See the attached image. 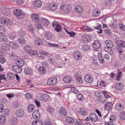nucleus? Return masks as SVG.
I'll use <instances>...</instances> for the list:
<instances>
[{"label": "nucleus", "instance_id": "nucleus-1", "mask_svg": "<svg viewBox=\"0 0 125 125\" xmlns=\"http://www.w3.org/2000/svg\"><path fill=\"white\" fill-rule=\"evenodd\" d=\"M31 18L32 21L34 23V25L37 28L40 29L42 28V25L40 23L39 15L36 13L31 15Z\"/></svg>", "mask_w": 125, "mask_h": 125}, {"label": "nucleus", "instance_id": "nucleus-2", "mask_svg": "<svg viewBox=\"0 0 125 125\" xmlns=\"http://www.w3.org/2000/svg\"><path fill=\"white\" fill-rule=\"evenodd\" d=\"M57 82V79L55 77H52L48 79L47 81V83L50 86L55 85Z\"/></svg>", "mask_w": 125, "mask_h": 125}, {"label": "nucleus", "instance_id": "nucleus-3", "mask_svg": "<svg viewBox=\"0 0 125 125\" xmlns=\"http://www.w3.org/2000/svg\"><path fill=\"white\" fill-rule=\"evenodd\" d=\"M15 115L17 116L19 118L23 117L25 115L24 111L22 109H17L15 112Z\"/></svg>", "mask_w": 125, "mask_h": 125}, {"label": "nucleus", "instance_id": "nucleus-4", "mask_svg": "<svg viewBox=\"0 0 125 125\" xmlns=\"http://www.w3.org/2000/svg\"><path fill=\"white\" fill-rule=\"evenodd\" d=\"M73 56L75 59L77 60H80L82 57L81 53L78 50H75L74 51Z\"/></svg>", "mask_w": 125, "mask_h": 125}, {"label": "nucleus", "instance_id": "nucleus-5", "mask_svg": "<svg viewBox=\"0 0 125 125\" xmlns=\"http://www.w3.org/2000/svg\"><path fill=\"white\" fill-rule=\"evenodd\" d=\"M14 12L13 14L17 17L20 16L21 15H24L25 14L19 8L13 10Z\"/></svg>", "mask_w": 125, "mask_h": 125}, {"label": "nucleus", "instance_id": "nucleus-6", "mask_svg": "<svg viewBox=\"0 0 125 125\" xmlns=\"http://www.w3.org/2000/svg\"><path fill=\"white\" fill-rule=\"evenodd\" d=\"M0 22L2 24L6 25L10 23V20L8 18L1 17L0 18Z\"/></svg>", "mask_w": 125, "mask_h": 125}, {"label": "nucleus", "instance_id": "nucleus-7", "mask_svg": "<svg viewBox=\"0 0 125 125\" xmlns=\"http://www.w3.org/2000/svg\"><path fill=\"white\" fill-rule=\"evenodd\" d=\"M71 8L70 5H64L62 8V11L64 13H68L70 11Z\"/></svg>", "mask_w": 125, "mask_h": 125}, {"label": "nucleus", "instance_id": "nucleus-8", "mask_svg": "<svg viewBox=\"0 0 125 125\" xmlns=\"http://www.w3.org/2000/svg\"><path fill=\"white\" fill-rule=\"evenodd\" d=\"M113 106L112 103L110 102L106 103L104 105V108L105 110L108 111H111L112 110V107Z\"/></svg>", "mask_w": 125, "mask_h": 125}, {"label": "nucleus", "instance_id": "nucleus-9", "mask_svg": "<svg viewBox=\"0 0 125 125\" xmlns=\"http://www.w3.org/2000/svg\"><path fill=\"white\" fill-rule=\"evenodd\" d=\"M59 113L61 115L64 116H66L67 115V110L66 109L63 107H61L60 108Z\"/></svg>", "mask_w": 125, "mask_h": 125}, {"label": "nucleus", "instance_id": "nucleus-10", "mask_svg": "<svg viewBox=\"0 0 125 125\" xmlns=\"http://www.w3.org/2000/svg\"><path fill=\"white\" fill-rule=\"evenodd\" d=\"M40 23H42L43 25L45 27L48 26L49 23V21L43 17L42 18L40 19Z\"/></svg>", "mask_w": 125, "mask_h": 125}, {"label": "nucleus", "instance_id": "nucleus-11", "mask_svg": "<svg viewBox=\"0 0 125 125\" xmlns=\"http://www.w3.org/2000/svg\"><path fill=\"white\" fill-rule=\"evenodd\" d=\"M90 117L91 120L92 122H96L98 120L97 116L95 114L91 113L90 114Z\"/></svg>", "mask_w": 125, "mask_h": 125}, {"label": "nucleus", "instance_id": "nucleus-12", "mask_svg": "<svg viewBox=\"0 0 125 125\" xmlns=\"http://www.w3.org/2000/svg\"><path fill=\"white\" fill-rule=\"evenodd\" d=\"M92 45L94 48L98 49L101 46L100 43L98 40H95L92 43Z\"/></svg>", "mask_w": 125, "mask_h": 125}, {"label": "nucleus", "instance_id": "nucleus-13", "mask_svg": "<svg viewBox=\"0 0 125 125\" xmlns=\"http://www.w3.org/2000/svg\"><path fill=\"white\" fill-rule=\"evenodd\" d=\"M21 66L18 65H14L12 67L13 70L18 73H21L22 70V68Z\"/></svg>", "mask_w": 125, "mask_h": 125}, {"label": "nucleus", "instance_id": "nucleus-14", "mask_svg": "<svg viewBox=\"0 0 125 125\" xmlns=\"http://www.w3.org/2000/svg\"><path fill=\"white\" fill-rule=\"evenodd\" d=\"M15 63L16 65L21 67H22L25 64L24 60L22 59H18L16 61Z\"/></svg>", "mask_w": 125, "mask_h": 125}, {"label": "nucleus", "instance_id": "nucleus-15", "mask_svg": "<svg viewBox=\"0 0 125 125\" xmlns=\"http://www.w3.org/2000/svg\"><path fill=\"white\" fill-rule=\"evenodd\" d=\"M9 44V46L13 49L17 48L19 46L18 45L14 42H10Z\"/></svg>", "mask_w": 125, "mask_h": 125}, {"label": "nucleus", "instance_id": "nucleus-16", "mask_svg": "<svg viewBox=\"0 0 125 125\" xmlns=\"http://www.w3.org/2000/svg\"><path fill=\"white\" fill-rule=\"evenodd\" d=\"M44 36L47 39L50 40L52 38V34L50 32H46L44 33Z\"/></svg>", "mask_w": 125, "mask_h": 125}, {"label": "nucleus", "instance_id": "nucleus-17", "mask_svg": "<svg viewBox=\"0 0 125 125\" xmlns=\"http://www.w3.org/2000/svg\"><path fill=\"white\" fill-rule=\"evenodd\" d=\"M84 80L87 82L90 83L93 81V79L91 76L88 75H86L84 77Z\"/></svg>", "mask_w": 125, "mask_h": 125}, {"label": "nucleus", "instance_id": "nucleus-18", "mask_svg": "<svg viewBox=\"0 0 125 125\" xmlns=\"http://www.w3.org/2000/svg\"><path fill=\"white\" fill-rule=\"evenodd\" d=\"M43 66L39 67V71L40 73L42 74H44L46 72V68L45 67L46 66V63H44Z\"/></svg>", "mask_w": 125, "mask_h": 125}, {"label": "nucleus", "instance_id": "nucleus-19", "mask_svg": "<svg viewBox=\"0 0 125 125\" xmlns=\"http://www.w3.org/2000/svg\"><path fill=\"white\" fill-rule=\"evenodd\" d=\"M32 116L35 119L39 118L40 117V115L38 113V111L36 110L32 114Z\"/></svg>", "mask_w": 125, "mask_h": 125}, {"label": "nucleus", "instance_id": "nucleus-20", "mask_svg": "<svg viewBox=\"0 0 125 125\" xmlns=\"http://www.w3.org/2000/svg\"><path fill=\"white\" fill-rule=\"evenodd\" d=\"M75 77L76 79L78 82L80 84H82L83 83L82 78L78 73L76 74L75 75Z\"/></svg>", "mask_w": 125, "mask_h": 125}, {"label": "nucleus", "instance_id": "nucleus-21", "mask_svg": "<svg viewBox=\"0 0 125 125\" xmlns=\"http://www.w3.org/2000/svg\"><path fill=\"white\" fill-rule=\"evenodd\" d=\"M105 43L107 46V48H112L113 47V44L112 42L110 40H107L105 41Z\"/></svg>", "mask_w": 125, "mask_h": 125}, {"label": "nucleus", "instance_id": "nucleus-22", "mask_svg": "<svg viewBox=\"0 0 125 125\" xmlns=\"http://www.w3.org/2000/svg\"><path fill=\"white\" fill-rule=\"evenodd\" d=\"M57 5L55 3H52L50 4L48 6V7L51 10H55L57 8Z\"/></svg>", "mask_w": 125, "mask_h": 125}, {"label": "nucleus", "instance_id": "nucleus-23", "mask_svg": "<svg viewBox=\"0 0 125 125\" xmlns=\"http://www.w3.org/2000/svg\"><path fill=\"white\" fill-rule=\"evenodd\" d=\"M115 108L116 110L119 111H122L124 108V105L120 103L117 104L115 106Z\"/></svg>", "mask_w": 125, "mask_h": 125}, {"label": "nucleus", "instance_id": "nucleus-24", "mask_svg": "<svg viewBox=\"0 0 125 125\" xmlns=\"http://www.w3.org/2000/svg\"><path fill=\"white\" fill-rule=\"evenodd\" d=\"M124 85L123 83H116V88L119 90H121L123 89Z\"/></svg>", "mask_w": 125, "mask_h": 125}, {"label": "nucleus", "instance_id": "nucleus-25", "mask_svg": "<svg viewBox=\"0 0 125 125\" xmlns=\"http://www.w3.org/2000/svg\"><path fill=\"white\" fill-rule=\"evenodd\" d=\"M66 120L67 122L69 124H72L74 122V119L72 117L70 116H67Z\"/></svg>", "mask_w": 125, "mask_h": 125}, {"label": "nucleus", "instance_id": "nucleus-26", "mask_svg": "<svg viewBox=\"0 0 125 125\" xmlns=\"http://www.w3.org/2000/svg\"><path fill=\"white\" fill-rule=\"evenodd\" d=\"M78 112L80 114L83 115H85L87 114L86 110L83 108L80 109L78 111Z\"/></svg>", "mask_w": 125, "mask_h": 125}, {"label": "nucleus", "instance_id": "nucleus-27", "mask_svg": "<svg viewBox=\"0 0 125 125\" xmlns=\"http://www.w3.org/2000/svg\"><path fill=\"white\" fill-rule=\"evenodd\" d=\"M72 80L71 78L68 76H66L63 78V81L67 83L71 82Z\"/></svg>", "mask_w": 125, "mask_h": 125}, {"label": "nucleus", "instance_id": "nucleus-28", "mask_svg": "<svg viewBox=\"0 0 125 125\" xmlns=\"http://www.w3.org/2000/svg\"><path fill=\"white\" fill-rule=\"evenodd\" d=\"M117 44L120 47H125V42L121 40L116 41Z\"/></svg>", "mask_w": 125, "mask_h": 125}, {"label": "nucleus", "instance_id": "nucleus-29", "mask_svg": "<svg viewBox=\"0 0 125 125\" xmlns=\"http://www.w3.org/2000/svg\"><path fill=\"white\" fill-rule=\"evenodd\" d=\"M116 117L114 115H112L109 118V120H110L111 125H114L113 122L116 121Z\"/></svg>", "mask_w": 125, "mask_h": 125}, {"label": "nucleus", "instance_id": "nucleus-30", "mask_svg": "<svg viewBox=\"0 0 125 125\" xmlns=\"http://www.w3.org/2000/svg\"><path fill=\"white\" fill-rule=\"evenodd\" d=\"M70 88V91L71 93L75 94H77L78 93L79 91L75 87L72 86Z\"/></svg>", "mask_w": 125, "mask_h": 125}, {"label": "nucleus", "instance_id": "nucleus-31", "mask_svg": "<svg viewBox=\"0 0 125 125\" xmlns=\"http://www.w3.org/2000/svg\"><path fill=\"white\" fill-rule=\"evenodd\" d=\"M35 6L37 7H39L41 6L42 3L41 1L37 0L35 1L33 3Z\"/></svg>", "mask_w": 125, "mask_h": 125}, {"label": "nucleus", "instance_id": "nucleus-32", "mask_svg": "<svg viewBox=\"0 0 125 125\" xmlns=\"http://www.w3.org/2000/svg\"><path fill=\"white\" fill-rule=\"evenodd\" d=\"M35 43L37 45L42 44L43 43L42 40L40 39L37 38L35 41Z\"/></svg>", "mask_w": 125, "mask_h": 125}, {"label": "nucleus", "instance_id": "nucleus-33", "mask_svg": "<svg viewBox=\"0 0 125 125\" xmlns=\"http://www.w3.org/2000/svg\"><path fill=\"white\" fill-rule=\"evenodd\" d=\"M7 121L6 118L5 116L1 115L0 116V123H3Z\"/></svg>", "mask_w": 125, "mask_h": 125}, {"label": "nucleus", "instance_id": "nucleus-34", "mask_svg": "<svg viewBox=\"0 0 125 125\" xmlns=\"http://www.w3.org/2000/svg\"><path fill=\"white\" fill-rule=\"evenodd\" d=\"M119 118L122 120H125V111L121 112L120 113Z\"/></svg>", "mask_w": 125, "mask_h": 125}, {"label": "nucleus", "instance_id": "nucleus-35", "mask_svg": "<svg viewBox=\"0 0 125 125\" xmlns=\"http://www.w3.org/2000/svg\"><path fill=\"white\" fill-rule=\"evenodd\" d=\"M43 123L41 120L36 121L35 122L33 121L32 123V125H42Z\"/></svg>", "mask_w": 125, "mask_h": 125}, {"label": "nucleus", "instance_id": "nucleus-36", "mask_svg": "<svg viewBox=\"0 0 125 125\" xmlns=\"http://www.w3.org/2000/svg\"><path fill=\"white\" fill-rule=\"evenodd\" d=\"M2 47V49L5 50H7L9 49V47L8 44L6 43H2L1 44Z\"/></svg>", "mask_w": 125, "mask_h": 125}, {"label": "nucleus", "instance_id": "nucleus-37", "mask_svg": "<svg viewBox=\"0 0 125 125\" xmlns=\"http://www.w3.org/2000/svg\"><path fill=\"white\" fill-rule=\"evenodd\" d=\"M24 72L25 73L31 75L32 74V71L31 70L28 68H26L24 69Z\"/></svg>", "mask_w": 125, "mask_h": 125}, {"label": "nucleus", "instance_id": "nucleus-38", "mask_svg": "<svg viewBox=\"0 0 125 125\" xmlns=\"http://www.w3.org/2000/svg\"><path fill=\"white\" fill-rule=\"evenodd\" d=\"M98 58L99 60L100 63H103L104 62L103 58L102 56L101 53H99L98 55Z\"/></svg>", "mask_w": 125, "mask_h": 125}, {"label": "nucleus", "instance_id": "nucleus-39", "mask_svg": "<svg viewBox=\"0 0 125 125\" xmlns=\"http://www.w3.org/2000/svg\"><path fill=\"white\" fill-rule=\"evenodd\" d=\"M111 48H107L108 49L107 50L106 49V47L104 48L105 50L110 55H112L113 54V50L111 49Z\"/></svg>", "mask_w": 125, "mask_h": 125}, {"label": "nucleus", "instance_id": "nucleus-40", "mask_svg": "<svg viewBox=\"0 0 125 125\" xmlns=\"http://www.w3.org/2000/svg\"><path fill=\"white\" fill-rule=\"evenodd\" d=\"M35 109V107L33 104L29 105L28 107V110L30 112H32Z\"/></svg>", "mask_w": 125, "mask_h": 125}, {"label": "nucleus", "instance_id": "nucleus-41", "mask_svg": "<svg viewBox=\"0 0 125 125\" xmlns=\"http://www.w3.org/2000/svg\"><path fill=\"white\" fill-rule=\"evenodd\" d=\"M2 113L5 115L8 116L10 113V112L9 110L8 109H5L2 112Z\"/></svg>", "mask_w": 125, "mask_h": 125}, {"label": "nucleus", "instance_id": "nucleus-42", "mask_svg": "<svg viewBox=\"0 0 125 125\" xmlns=\"http://www.w3.org/2000/svg\"><path fill=\"white\" fill-rule=\"evenodd\" d=\"M18 42L21 44H23L25 43V40L23 37H20L18 40Z\"/></svg>", "mask_w": 125, "mask_h": 125}, {"label": "nucleus", "instance_id": "nucleus-43", "mask_svg": "<svg viewBox=\"0 0 125 125\" xmlns=\"http://www.w3.org/2000/svg\"><path fill=\"white\" fill-rule=\"evenodd\" d=\"M75 10L76 11L79 13L83 11L82 7L80 6H77L75 8Z\"/></svg>", "mask_w": 125, "mask_h": 125}, {"label": "nucleus", "instance_id": "nucleus-44", "mask_svg": "<svg viewBox=\"0 0 125 125\" xmlns=\"http://www.w3.org/2000/svg\"><path fill=\"white\" fill-rule=\"evenodd\" d=\"M100 11L97 10H94L93 12V15L95 17H97L99 16L100 14Z\"/></svg>", "mask_w": 125, "mask_h": 125}, {"label": "nucleus", "instance_id": "nucleus-45", "mask_svg": "<svg viewBox=\"0 0 125 125\" xmlns=\"http://www.w3.org/2000/svg\"><path fill=\"white\" fill-rule=\"evenodd\" d=\"M48 111L51 113V114L52 115H53L55 113L54 109L50 106L48 107Z\"/></svg>", "mask_w": 125, "mask_h": 125}, {"label": "nucleus", "instance_id": "nucleus-46", "mask_svg": "<svg viewBox=\"0 0 125 125\" xmlns=\"http://www.w3.org/2000/svg\"><path fill=\"white\" fill-rule=\"evenodd\" d=\"M31 56L38 55V53L36 51L33 50H31L28 53Z\"/></svg>", "mask_w": 125, "mask_h": 125}, {"label": "nucleus", "instance_id": "nucleus-47", "mask_svg": "<svg viewBox=\"0 0 125 125\" xmlns=\"http://www.w3.org/2000/svg\"><path fill=\"white\" fill-rule=\"evenodd\" d=\"M31 48L29 46L26 45L24 48V50L26 52L29 53L31 50Z\"/></svg>", "mask_w": 125, "mask_h": 125}, {"label": "nucleus", "instance_id": "nucleus-48", "mask_svg": "<svg viewBox=\"0 0 125 125\" xmlns=\"http://www.w3.org/2000/svg\"><path fill=\"white\" fill-rule=\"evenodd\" d=\"M8 35L10 38L13 40L16 36V33L15 32L11 33L9 34Z\"/></svg>", "mask_w": 125, "mask_h": 125}, {"label": "nucleus", "instance_id": "nucleus-49", "mask_svg": "<svg viewBox=\"0 0 125 125\" xmlns=\"http://www.w3.org/2000/svg\"><path fill=\"white\" fill-rule=\"evenodd\" d=\"M90 48V46L87 45H84L82 47V49L84 51H87L89 50Z\"/></svg>", "mask_w": 125, "mask_h": 125}, {"label": "nucleus", "instance_id": "nucleus-50", "mask_svg": "<svg viewBox=\"0 0 125 125\" xmlns=\"http://www.w3.org/2000/svg\"><path fill=\"white\" fill-rule=\"evenodd\" d=\"M14 76V74L11 73H9L7 74V77L8 78L12 79L13 78V76Z\"/></svg>", "mask_w": 125, "mask_h": 125}, {"label": "nucleus", "instance_id": "nucleus-51", "mask_svg": "<svg viewBox=\"0 0 125 125\" xmlns=\"http://www.w3.org/2000/svg\"><path fill=\"white\" fill-rule=\"evenodd\" d=\"M109 25L111 28H113L114 29H115L116 28L117 25L115 22L113 23H111Z\"/></svg>", "mask_w": 125, "mask_h": 125}, {"label": "nucleus", "instance_id": "nucleus-52", "mask_svg": "<svg viewBox=\"0 0 125 125\" xmlns=\"http://www.w3.org/2000/svg\"><path fill=\"white\" fill-rule=\"evenodd\" d=\"M61 27L60 25L58 24L57 25V26L55 27V30L57 32L60 31H61Z\"/></svg>", "mask_w": 125, "mask_h": 125}, {"label": "nucleus", "instance_id": "nucleus-53", "mask_svg": "<svg viewBox=\"0 0 125 125\" xmlns=\"http://www.w3.org/2000/svg\"><path fill=\"white\" fill-rule=\"evenodd\" d=\"M104 122L107 125H110V122L109 120V118H106L104 119Z\"/></svg>", "mask_w": 125, "mask_h": 125}, {"label": "nucleus", "instance_id": "nucleus-54", "mask_svg": "<svg viewBox=\"0 0 125 125\" xmlns=\"http://www.w3.org/2000/svg\"><path fill=\"white\" fill-rule=\"evenodd\" d=\"M102 92L106 98H108L110 97V96L107 94V93L105 91H103Z\"/></svg>", "mask_w": 125, "mask_h": 125}, {"label": "nucleus", "instance_id": "nucleus-55", "mask_svg": "<svg viewBox=\"0 0 125 125\" xmlns=\"http://www.w3.org/2000/svg\"><path fill=\"white\" fill-rule=\"evenodd\" d=\"M10 124L13 125L16 124L17 121L14 118H12L10 120Z\"/></svg>", "mask_w": 125, "mask_h": 125}, {"label": "nucleus", "instance_id": "nucleus-56", "mask_svg": "<svg viewBox=\"0 0 125 125\" xmlns=\"http://www.w3.org/2000/svg\"><path fill=\"white\" fill-rule=\"evenodd\" d=\"M87 42H88L91 40V38L90 36L89 35H85Z\"/></svg>", "mask_w": 125, "mask_h": 125}, {"label": "nucleus", "instance_id": "nucleus-57", "mask_svg": "<svg viewBox=\"0 0 125 125\" xmlns=\"http://www.w3.org/2000/svg\"><path fill=\"white\" fill-rule=\"evenodd\" d=\"M77 98L78 100L81 101L83 100L84 97L82 94H78Z\"/></svg>", "mask_w": 125, "mask_h": 125}, {"label": "nucleus", "instance_id": "nucleus-58", "mask_svg": "<svg viewBox=\"0 0 125 125\" xmlns=\"http://www.w3.org/2000/svg\"><path fill=\"white\" fill-rule=\"evenodd\" d=\"M117 51L120 55H121L123 53V49L121 48H118L117 49Z\"/></svg>", "mask_w": 125, "mask_h": 125}, {"label": "nucleus", "instance_id": "nucleus-59", "mask_svg": "<svg viewBox=\"0 0 125 125\" xmlns=\"http://www.w3.org/2000/svg\"><path fill=\"white\" fill-rule=\"evenodd\" d=\"M26 98L27 99H30L32 97V96L30 94L27 93L25 94Z\"/></svg>", "mask_w": 125, "mask_h": 125}, {"label": "nucleus", "instance_id": "nucleus-60", "mask_svg": "<svg viewBox=\"0 0 125 125\" xmlns=\"http://www.w3.org/2000/svg\"><path fill=\"white\" fill-rule=\"evenodd\" d=\"M82 123L80 119H78L77 121L75 122L74 125H80L82 124Z\"/></svg>", "mask_w": 125, "mask_h": 125}, {"label": "nucleus", "instance_id": "nucleus-61", "mask_svg": "<svg viewBox=\"0 0 125 125\" xmlns=\"http://www.w3.org/2000/svg\"><path fill=\"white\" fill-rule=\"evenodd\" d=\"M98 24L99 25H97V27L98 28L99 30L97 31V32L99 33H102V29H100L101 28L102 26L100 24Z\"/></svg>", "mask_w": 125, "mask_h": 125}, {"label": "nucleus", "instance_id": "nucleus-62", "mask_svg": "<svg viewBox=\"0 0 125 125\" xmlns=\"http://www.w3.org/2000/svg\"><path fill=\"white\" fill-rule=\"evenodd\" d=\"M25 32L22 30H21L19 33V35L21 37H23L25 36Z\"/></svg>", "mask_w": 125, "mask_h": 125}, {"label": "nucleus", "instance_id": "nucleus-63", "mask_svg": "<svg viewBox=\"0 0 125 125\" xmlns=\"http://www.w3.org/2000/svg\"><path fill=\"white\" fill-rule=\"evenodd\" d=\"M81 41L82 42H86V39L85 35L82 36L81 39Z\"/></svg>", "mask_w": 125, "mask_h": 125}, {"label": "nucleus", "instance_id": "nucleus-64", "mask_svg": "<svg viewBox=\"0 0 125 125\" xmlns=\"http://www.w3.org/2000/svg\"><path fill=\"white\" fill-rule=\"evenodd\" d=\"M120 28L121 29L125 31V26L122 24H120L119 25Z\"/></svg>", "mask_w": 125, "mask_h": 125}]
</instances>
